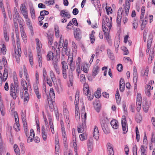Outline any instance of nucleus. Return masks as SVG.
<instances>
[{
  "label": "nucleus",
  "instance_id": "nucleus-1",
  "mask_svg": "<svg viewBox=\"0 0 155 155\" xmlns=\"http://www.w3.org/2000/svg\"><path fill=\"white\" fill-rule=\"evenodd\" d=\"M102 116L103 118H101L100 120V123L101 128L104 132L106 134L110 133V130L109 126V123L107 120V117L106 113H103Z\"/></svg>",
  "mask_w": 155,
  "mask_h": 155
},
{
  "label": "nucleus",
  "instance_id": "nucleus-2",
  "mask_svg": "<svg viewBox=\"0 0 155 155\" xmlns=\"http://www.w3.org/2000/svg\"><path fill=\"white\" fill-rule=\"evenodd\" d=\"M19 92V88L14 87V84L12 83L10 86V92L11 96L14 99H16L18 95Z\"/></svg>",
  "mask_w": 155,
  "mask_h": 155
},
{
  "label": "nucleus",
  "instance_id": "nucleus-3",
  "mask_svg": "<svg viewBox=\"0 0 155 155\" xmlns=\"http://www.w3.org/2000/svg\"><path fill=\"white\" fill-rule=\"evenodd\" d=\"M121 124L123 130V133L125 134L128 130V127L126 118L124 115L122 116L121 120Z\"/></svg>",
  "mask_w": 155,
  "mask_h": 155
},
{
  "label": "nucleus",
  "instance_id": "nucleus-4",
  "mask_svg": "<svg viewBox=\"0 0 155 155\" xmlns=\"http://www.w3.org/2000/svg\"><path fill=\"white\" fill-rule=\"evenodd\" d=\"M74 35L76 39L80 40L82 38L81 32L78 28H77L74 31Z\"/></svg>",
  "mask_w": 155,
  "mask_h": 155
},
{
  "label": "nucleus",
  "instance_id": "nucleus-5",
  "mask_svg": "<svg viewBox=\"0 0 155 155\" xmlns=\"http://www.w3.org/2000/svg\"><path fill=\"white\" fill-rule=\"evenodd\" d=\"M8 77V71L6 68H5L3 75L1 74L0 77V82L2 83V82H5Z\"/></svg>",
  "mask_w": 155,
  "mask_h": 155
},
{
  "label": "nucleus",
  "instance_id": "nucleus-6",
  "mask_svg": "<svg viewBox=\"0 0 155 155\" xmlns=\"http://www.w3.org/2000/svg\"><path fill=\"white\" fill-rule=\"evenodd\" d=\"M99 134L97 127L95 126L93 132V137L96 140H97L99 138Z\"/></svg>",
  "mask_w": 155,
  "mask_h": 155
},
{
  "label": "nucleus",
  "instance_id": "nucleus-7",
  "mask_svg": "<svg viewBox=\"0 0 155 155\" xmlns=\"http://www.w3.org/2000/svg\"><path fill=\"white\" fill-rule=\"evenodd\" d=\"M147 20L148 17L147 16H145L144 19H143V18L142 20H140V22L142 23L141 25V30H143L144 29L147 24Z\"/></svg>",
  "mask_w": 155,
  "mask_h": 155
},
{
  "label": "nucleus",
  "instance_id": "nucleus-8",
  "mask_svg": "<svg viewBox=\"0 0 155 155\" xmlns=\"http://www.w3.org/2000/svg\"><path fill=\"white\" fill-rule=\"evenodd\" d=\"M108 153L109 155H114V151L112 144L110 143H107V145Z\"/></svg>",
  "mask_w": 155,
  "mask_h": 155
},
{
  "label": "nucleus",
  "instance_id": "nucleus-9",
  "mask_svg": "<svg viewBox=\"0 0 155 155\" xmlns=\"http://www.w3.org/2000/svg\"><path fill=\"white\" fill-rule=\"evenodd\" d=\"M35 41L37 45V52H41V49L42 47L41 43L38 38L35 39Z\"/></svg>",
  "mask_w": 155,
  "mask_h": 155
},
{
  "label": "nucleus",
  "instance_id": "nucleus-10",
  "mask_svg": "<svg viewBox=\"0 0 155 155\" xmlns=\"http://www.w3.org/2000/svg\"><path fill=\"white\" fill-rule=\"evenodd\" d=\"M60 16L63 17L66 16L68 18H70L71 16L68 12H65V10H62L60 12Z\"/></svg>",
  "mask_w": 155,
  "mask_h": 155
},
{
  "label": "nucleus",
  "instance_id": "nucleus-11",
  "mask_svg": "<svg viewBox=\"0 0 155 155\" xmlns=\"http://www.w3.org/2000/svg\"><path fill=\"white\" fill-rule=\"evenodd\" d=\"M105 24L108 27L109 31L110 29L112 26V21L111 20H110L108 17L106 16L105 17Z\"/></svg>",
  "mask_w": 155,
  "mask_h": 155
},
{
  "label": "nucleus",
  "instance_id": "nucleus-12",
  "mask_svg": "<svg viewBox=\"0 0 155 155\" xmlns=\"http://www.w3.org/2000/svg\"><path fill=\"white\" fill-rule=\"evenodd\" d=\"M77 105V104H75V116L76 119L77 120H79L80 119V114L79 113V109Z\"/></svg>",
  "mask_w": 155,
  "mask_h": 155
},
{
  "label": "nucleus",
  "instance_id": "nucleus-13",
  "mask_svg": "<svg viewBox=\"0 0 155 155\" xmlns=\"http://www.w3.org/2000/svg\"><path fill=\"white\" fill-rule=\"evenodd\" d=\"M41 52H37L38 55L37 59L38 61L39 66L40 68H41L42 66V58L41 56Z\"/></svg>",
  "mask_w": 155,
  "mask_h": 155
},
{
  "label": "nucleus",
  "instance_id": "nucleus-14",
  "mask_svg": "<svg viewBox=\"0 0 155 155\" xmlns=\"http://www.w3.org/2000/svg\"><path fill=\"white\" fill-rule=\"evenodd\" d=\"M110 124L112 127L115 129H117L118 127V122L116 120H113L110 122Z\"/></svg>",
  "mask_w": 155,
  "mask_h": 155
},
{
  "label": "nucleus",
  "instance_id": "nucleus-15",
  "mask_svg": "<svg viewBox=\"0 0 155 155\" xmlns=\"http://www.w3.org/2000/svg\"><path fill=\"white\" fill-rule=\"evenodd\" d=\"M50 76L51 78V80L54 83V84H56L57 85V81L56 78L55 77L53 71H51L50 73Z\"/></svg>",
  "mask_w": 155,
  "mask_h": 155
},
{
  "label": "nucleus",
  "instance_id": "nucleus-16",
  "mask_svg": "<svg viewBox=\"0 0 155 155\" xmlns=\"http://www.w3.org/2000/svg\"><path fill=\"white\" fill-rule=\"evenodd\" d=\"M0 111L1 114L2 116H4L5 114V108L3 104V101L1 100H0Z\"/></svg>",
  "mask_w": 155,
  "mask_h": 155
},
{
  "label": "nucleus",
  "instance_id": "nucleus-17",
  "mask_svg": "<svg viewBox=\"0 0 155 155\" xmlns=\"http://www.w3.org/2000/svg\"><path fill=\"white\" fill-rule=\"evenodd\" d=\"M47 100L49 104V107L51 111H53L54 110V106L52 102V100H49V98L48 95H47Z\"/></svg>",
  "mask_w": 155,
  "mask_h": 155
},
{
  "label": "nucleus",
  "instance_id": "nucleus-18",
  "mask_svg": "<svg viewBox=\"0 0 155 155\" xmlns=\"http://www.w3.org/2000/svg\"><path fill=\"white\" fill-rule=\"evenodd\" d=\"M125 13L127 15H128L129 13V10L130 8V4L128 1L126 0L125 1Z\"/></svg>",
  "mask_w": 155,
  "mask_h": 155
},
{
  "label": "nucleus",
  "instance_id": "nucleus-19",
  "mask_svg": "<svg viewBox=\"0 0 155 155\" xmlns=\"http://www.w3.org/2000/svg\"><path fill=\"white\" fill-rule=\"evenodd\" d=\"M102 26L103 31L106 35H107V38H109V32L110 31L109 29L108 30L107 28L106 27L105 24H104L103 23H102Z\"/></svg>",
  "mask_w": 155,
  "mask_h": 155
},
{
  "label": "nucleus",
  "instance_id": "nucleus-20",
  "mask_svg": "<svg viewBox=\"0 0 155 155\" xmlns=\"http://www.w3.org/2000/svg\"><path fill=\"white\" fill-rule=\"evenodd\" d=\"M150 102H148L147 101H146L145 104H143V107L144 111L147 112L149 110L150 105Z\"/></svg>",
  "mask_w": 155,
  "mask_h": 155
},
{
  "label": "nucleus",
  "instance_id": "nucleus-21",
  "mask_svg": "<svg viewBox=\"0 0 155 155\" xmlns=\"http://www.w3.org/2000/svg\"><path fill=\"white\" fill-rule=\"evenodd\" d=\"M49 94L50 95V98H51V99L49 98V100H52L55 98V94H54V90L53 88H51L50 89Z\"/></svg>",
  "mask_w": 155,
  "mask_h": 155
},
{
  "label": "nucleus",
  "instance_id": "nucleus-22",
  "mask_svg": "<svg viewBox=\"0 0 155 155\" xmlns=\"http://www.w3.org/2000/svg\"><path fill=\"white\" fill-rule=\"evenodd\" d=\"M99 68V67L98 66L96 65L94 67L92 72V75L93 76H95L97 74Z\"/></svg>",
  "mask_w": 155,
  "mask_h": 155
},
{
  "label": "nucleus",
  "instance_id": "nucleus-23",
  "mask_svg": "<svg viewBox=\"0 0 155 155\" xmlns=\"http://www.w3.org/2000/svg\"><path fill=\"white\" fill-rule=\"evenodd\" d=\"M152 35L151 33H150L148 35V40L147 41V46L149 47L151 46L152 41Z\"/></svg>",
  "mask_w": 155,
  "mask_h": 155
},
{
  "label": "nucleus",
  "instance_id": "nucleus-24",
  "mask_svg": "<svg viewBox=\"0 0 155 155\" xmlns=\"http://www.w3.org/2000/svg\"><path fill=\"white\" fill-rule=\"evenodd\" d=\"M15 57L16 59V61L18 63H19L20 62V58L19 57L21 56V51L20 52V53L18 54V51H17V50H15Z\"/></svg>",
  "mask_w": 155,
  "mask_h": 155
},
{
  "label": "nucleus",
  "instance_id": "nucleus-25",
  "mask_svg": "<svg viewBox=\"0 0 155 155\" xmlns=\"http://www.w3.org/2000/svg\"><path fill=\"white\" fill-rule=\"evenodd\" d=\"M26 23L27 25L28 26L29 28L31 31H32L33 28L31 24V21L28 18L26 19Z\"/></svg>",
  "mask_w": 155,
  "mask_h": 155
},
{
  "label": "nucleus",
  "instance_id": "nucleus-26",
  "mask_svg": "<svg viewBox=\"0 0 155 155\" xmlns=\"http://www.w3.org/2000/svg\"><path fill=\"white\" fill-rule=\"evenodd\" d=\"M115 96L117 103L118 104H119L120 102L121 98L120 97V95L118 90H117V91Z\"/></svg>",
  "mask_w": 155,
  "mask_h": 155
},
{
  "label": "nucleus",
  "instance_id": "nucleus-27",
  "mask_svg": "<svg viewBox=\"0 0 155 155\" xmlns=\"http://www.w3.org/2000/svg\"><path fill=\"white\" fill-rule=\"evenodd\" d=\"M62 70L67 71L68 69V66L66 62L64 61H62Z\"/></svg>",
  "mask_w": 155,
  "mask_h": 155
},
{
  "label": "nucleus",
  "instance_id": "nucleus-28",
  "mask_svg": "<svg viewBox=\"0 0 155 155\" xmlns=\"http://www.w3.org/2000/svg\"><path fill=\"white\" fill-rule=\"evenodd\" d=\"M14 11L15 14H13V18L16 19L19 18V14L17 11V10L16 7H15L14 8Z\"/></svg>",
  "mask_w": 155,
  "mask_h": 155
},
{
  "label": "nucleus",
  "instance_id": "nucleus-29",
  "mask_svg": "<svg viewBox=\"0 0 155 155\" xmlns=\"http://www.w3.org/2000/svg\"><path fill=\"white\" fill-rule=\"evenodd\" d=\"M120 41L119 39L116 40L114 41V46L116 52H117L118 50V48L120 44Z\"/></svg>",
  "mask_w": 155,
  "mask_h": 155
},
{
  "label": "nucleus",
  "instance_id": "nucleus-30",
  "mask_svg": "<svg viewBox=\"0 0 155 155\" xmlns=\"http://www.w3.org/2000/svg\"><path fill=\"white\" fill-rule=\"evenodd\" d=\"M48 61H50L53 59V54L52 52L50 51L47 55Z\"/></svg>",
  "mask_w": 155,
  "mask_h": 155
},
{
  "label": "nucleus",
  "instance_id": "nucleus-31",
  "mask_svg": "<svg viewBox=\"0 0 155 155\" xmlns=\"http://www.w3.org/2000/svg\"><path fill=\"white\" fill-rule=\"evenodd\" d=\"M20 30L21 36L23 40H24V42H25V41H26V35L24 31V28L20 29Z\"/></svg>",
  "mask_w": 155,
  "mask_h": 155
},
{
  "label": "nucleus",
  "instance_id": "nucleus-32",
  "mask_svg": "<svg viewBox=\"0 0 155 155\" xmlns=\"http://www.w3.org/2000/svg\"><path fill=\"white\" fill-rule=\"evenodd\" d=\"M30 11L31 18L32 19H35V12L33 7L30 8Z\"/></svg>",
  "mask_w": 155,
  "mask_h": 155
},
{
  "label": "nucleus",
  "instance_id": "nucleus-33",
  "mask_svg": "<svg viewBox=\"0 0 155 155\" xmlns=\"http://www.w3.org/2000/svg\"><path fill=\"white\" fill-rule=\"evenodd\" d=\"M142 120V117L141 116L138 114L136 115L135 117V120L137 123H140Z\"/></svg>",
  "mask_w": 155,
  "mask_h": 155
},
{
  "label": "nucleus",
  "instance_id": "nucleus-34",
  "mask_svg": "<svg viewBox=\"0 0 155 155\" xmlns=\"http://www.w3.org/2000/svg\"><path fill=\"white\" fill-rule=\"evenodd\" d=\"M18 21L20 29H22V28H24L23 27V24L24 23L23 20L21 18H19L18 19L17 18Z\"/></svg>",
  "mask_w": 155,
  "mask_h": 155
},
{
  "label": "nucleus",
  "instance_id": "nucleus-35",
  "mask_svg": "<svg viewBox=\"0 0 155 155\" xmlns=\"http://www.w3.org/2000/svg\"><path fill=\"white\" fill-rule=\"evenodd\" d=\"M6 48L4 44L3 45L2 48H0V54H1L2 53L3 55H5L6 53Z\"/></svg>",
  "mask_w": 155,
  "mask_h": 155
},
{
  "label": "nucleus",
  "instance_id": "nucleus-36",
  "mask_svg": "<svg viewBox=\"0 0 155 155\" xmlns=\"http://www.w3.org/2000/svg\"><path fill=\"white\" fill-rule=\"evenodd\" d=\"M145 146L142 145L140 148V152L141 155H147V151L145 149Z\"/></svg>",
  "mask_w": 155,
  "mask_h": 155
},
{
  "label": "nucleus",
  "instance_id": "nucleus-37",
  "mask_svg": "<svg viewBox=\"0 0 155 155\" xmlns=\"http://www.w3.org/2000/svg\"><path fill=\"white\" fill-rule=\"evenodd\" d=\"M145 7L143 6L141 8V14L140 15V20H142L143 19L144 13H145Z\"/></svg>",
  "mask_w": 155,
  "mask_h": 155
},
{
  "label": "nucleus",
  "instance_id": "nucleus-38",
  "mask_svg": "<svg viewBox=\"0 0 155 155\" xmlns=\"http://www.w3.org/2000/svg\"><path fill=\"white\" fill-rule=\"evenodd\" d=\"M48 44L50 45H52L53 40V36L51 35H48Z\"/></svg>",
  "mask_w": 155,
  "mask_h": 155
},
{
  "label": "nucleus",
  "instance_id": "nucleus-39",
  "mask_svg": "<svg viewBox=\"0 0 155 155\" xmlns=\"http://www.w3.org/2000/svg\"><path fill=\"white\" fill-rule=\"evenodd\" d=\"M81 117H82V122L84 123H86V120L87 119V113H84L82 112L81 113Z\"/></svg>",
  "mask_w": 155,
  "mask_h": 155
},
{
  "label": "nucleus",
  "instance_id": "nucleus-40",
  "mask_svg": "<svg viewBox=\"0 0 155 155\" xmlns=\"http://www.w3.org/2000/svg\"><path fill=\"white\" fill-rule=\"evenodd\" d=\"M17 45L18 48L17 51H18V54L20 53L21 51V49L20 47V40H17Z\"/></svg>",
  "mask_w": 155,
  "mask_h": 155
},
{
  "label": "nucleus",
  "instance_id": "nucleus-41",
  "mask_svg": "<svg viewBox=\"0 0 155 155\" xmlns=\"http://www.w3.org/2000/svg\"><path fill=\"white\" fill-rule=\"evenodd\" d=\"M107 54L109 57L112 60L114 59V55L111 50L110 49L107 50Z\"/></svg>",
  "mask_w": 155,
  "mask_h": 155
},
{
  "label": "nucleus",
  "instance_id": "nucleus-42",
  "mask_svg": "<svg viewBox=\"0 0 155 155\" xmlns=\"http://www.w3.org/2000/svg\"><path fill=\"white\" fill-rule=\"evenodd\" d=\"M20 9L21 12H25L27 11V9L26 8L24 4H22L21 5Z\"/></svg>",
  "mask_w": 155,
  "mask_h": 155
},
{
  "label": "nucleus",
  "instance_id": "nucleus-43",
  "mask_svg": "<svg viewBox=\"0 0 155 155\" xmlns=\"http://www.w3.org/2000/svg\"><path fill=\"white\" fill-rule=\"evenodd\" d=\"M68 62H69V64L70 66L72 65V64L73 63V55H69L68 59Z\"/></svg>",
  "mask_w": 155,
  "mask_h": 155
},
{
  "label": "nucleus",
  "instance_id": "nucleus-44",
  "mask_svg": "<svg viewBox=\"0 0 155 155\" xmlns=\"http://www.w3.org/2000/svg\"><path fill=\"white\" fill-rule=\"evenodd\" d=\"M14 87H16V88H18V80L16 76L14 77Z\"/></svg>",
  "mask_w": 155,
  "mask_h": 155
},
{
  "label": "nucleus",
  "instance_id": "nucleus-45",
  "mask_svg": "<svg viewBox=\"0 0 155 155\" xmlns=\"http://www.w3.org/2000/svg\"><path fill=\"white\" fill-rule=\"evenodd\" d=\"M79 137L81 140L82 141H83L86 139L87 136L85 133H84L80 134Z\"/></svg>",
  "mask_w": 155,
  "mask_h": 155
},
{
  "label": "nucleus",
  "instance_id": "nucleus-46",
  "mask_svg": "<svg viewBox=\"0 0 155 155\" xmlns=\"http://www.w3.org/2000/svg\"><path fill=\"white\" fill-rule=\"evenodd\" d=\"M54 29L56 36L58 37L59 36V31L58 27V25H55L54 26Z\"/></svg>",
  "mask_w": 155,
  "mask_h": 155
},
{
  "label": "nucleus",
  "instance_id": "nucleus-47",
  "mask_svg": "<svg viewBox=\"0 0 155 155\" xmlns=\"http://www.w3.org/2000/svg\"><path fill=\"white\" fill-rule=\"evenodd\" d=\"M133 75H134V79H137V71L136 68L135 66H134V67Z\"/></svg>",
  "mask_w": 155,
  "mask_h": 155
},
{
  "label": "nucleus",
  "instance_id": "nucleus-48",
  "mask_svg": "<svg viewBox=\"0 0 155 155\" xmlns=\"http://www.w3.org/2000/svg\"><path fill=\"white\" fill-rule=\"evenodd\" d=\"M54 3V0H46L45 3L47 5H51Z\"/></svg>",
  "mask_w": 155,
  "mask_h": 155
},
{
  "label": "nucleus",
  "instance_id": "nucleus-49",
  "mask_svg": "<svg viewBox=\"0 0 155 155\" xmlns=\"http://www.w3.org/2000/svg\"><path fill=\"white\" fill-rule=\"evenodd\" d=\"M86 78L85 75L81 74L80 76V81L82 83H84L85 81Z\"/></svg>",
  "mask_w": 155,
  "mask_h": 155
},
{
  "label": "nucleus",
  "instance_id": "nucleus-50",
  "mask_svg": "<svg viewBox=\"0 0 155 155\" xmlns=\"http://www.w3.org/2000/svg\"><path fill=\"white\" fill-rule=\"evenodd\" d=\"M49 13V12L48 11L43 10L40 12V15L41 16H43L44 15H48Z\"/></svg>",
  "mask_w": 155,
  "mask_h": 155
},
{
  "label": "nucleus",
  "instance_id": "nucleus-51",
  "mask_svg": "<svg viewBox=\"0 0 155 155\" xmlns=\"http://www.w3.org/2000/svg\"><path fill=\"white\" fill-rule=\"evenodd\" d=\"M133 155H137V146L136 144L134 145L133 147Z\"/></svg>",
  "mask_w": 155,
  "mask_h": 155
},
{
  "label": "nucleus",
  "instance_id": "nucleus-52",
  "mask_svg": "<svg viewBox=\"0 0 155 155\" xmlns=\"http://www.w3.org/2000/svg\"><path fill=\"white\" fill-rule=\"evenodd\" d=\"M41 134L43 140L45 141L47 140V134L46 132H41Z\"/></svg>",
  "mask_w": 155,
  "mask_h": 155
},
{
  "label": "nucleus",
  "instance_id": "nucleus-53",
  "mask_svg": "<svg viewBox=\"0 0 155 155\" xmlns=\"http://www.w3.org/2000/svg\"><path fill=\"white\" fill-rule=\"evenodd\" d=\"M0 7L3 13L5 12V8L3 3V0H0Z\"/></svg>",
  "mask_w": 155,
  "mask_h": 155
},
{
  "label": "nucleus",
  "instance_id": "nucleus-54",
  "mask_svg": "<svg viewBox=\"0 0 155 155\" xmlns=\"http://www.w3.org/2000/svg\"><path fill=\"white\" fill-rule=\"evenodd\" d=\"M122 17V16L120 15H117V24L119 25L120 24Z\"/></svg>",
  "mask_w": 155,
  "mask_h": 155
},
{
  "label": "nucleus",
  "instance_id": "nucleus-55",
  "mask_svg": "<svg viewBox=\"0 0 155 155\" xmlns=\"http://www.w3.org/2000/svg\"><path fill=\"white\" fill-rule=\"evenodd\" d=\"M58 59H55L53 61V62L52 63V65L54 67V68H56L58 67Z\"/></svg>",
  "mask_w": 155,
  "mask_h": 155
},
{
  "label": "nucleus",
  "instance_id": "nucleus-56",
  "mask_svg": "<svg viewBox=\"0 0 155 155\" xmlns=\"http://www.w3.org/2000/svg\"><path fill=\"white\" fill-rule=\"evenodd\" d=\"M123 68L122 65L121 64H117V69L118 71L121 72Z\"/></svg>",
  "mask_w": 155,
  "mask_h": 155
},
{
  "label": "nucleus",
  "instance_id": "nucleus-57",
  "mask_svg": "<svg viewBox=\"0 0 155 155\" xmlns=\"http://www.w3.org/2000/svg\"><path fill=\"white\" fill-rule=\"evenodd\" d=\"M81 61V58L80 57H78L77 60L76 61V66L77 67V68L80 67V64Z\"/></svg>",
  "mask_w": 155,
  "mask_h": 155
},
{
  "label": "nucleus",
  "instance_id": "nucleus-58",
  "mask_svg": "<svg viewBox=\"0 0 155 155\" xmlns=\"http://www.w3.org/2000/svg\"><path fill=\"white\" fill-rule=\"evenodd\" d=\"M138 25L137 21L136 20H134L133 23V26L134 28L135 29H136Z\"/></svg>",
  "mask_w": 155,
  "mask_h": 155
},
{
  "label": "nucleus",
  "instance_id": "nucleus-59",
  "mask_svg": "<svg viewBox=\"0 0 155 155\" xmlns=\"http://www.w3.org/2000/svg\"><path fill=\"white\" fill-rule=\"evenodd\" d=\"M21 117L22 120L24 121L25 120V113L23 112V111L22 110L21 111Z\"/></svg>",
  "mask_w": 155,
  "mask_h": 155
},
{
  "label": "nucleus",
  "instance_id": "nucleus-60",
  "mask_svg": "<svg viewBox=\"0 0 155 155\" xmlns=\"http://www.w3.org/2000/svg\"><path fill=\"white\" fill-rule=\"evenodd\" d=\"M23 69H24V75L26 76V80H27V78H28L27 75H28V73L27 71V70L26 69L25 66V65H23Z\"/></svg>",
  "mask_w": 155,
  "mask_h": 155
},
{
  "label": "nucleus",
  "instance_id": "nucleus-61",
  "mask_svg": "<svg viewBox=\"0 0 155 155\" xmlns=\"http://www.w3.org/2000/svg\"><path fill=\"white\" fill-rule=\"evenodd\" d=\"M94 107L97 112H99L100 111L101 106H100V105H98V104H97L96 105V106Z\"/></svg>",
  "mask_w": 155,
  "mask_h": 155
},
{
  "label": "nucleus",
  "instance_id": "nucleus-62",
  "mask_svg": "<svg viewBox=\"0 0 155 155\" xmlns=\"http://www.w3.org/2000/svg\"><path fill=\"white\" fill-rule=\"evenodd\" d=\"M148 32V30H145L143 32V40L145 42L146 41L147 39V34Z\"/></svg>",
  "mask_w": 155,
  "mask_h": 155
},
{
  "label": "nucleus",
  "instance_id": "nucleus-63",
  "mask_svg": "<svg viewBox=\"0 0 155 155\" xmlns=\"http://www.w3.org/2000/svg\"><path fill=\"white\" fill-rule=\"evenodd\" d=\"M83 93L84 94L87 95L90 93L89 89H83Z\"/></svg>",
  "mask_w": 155,
  "mask_h": 155
},
{
  "label": "nucleus",
  "instance_id": "nucleus-64",
  "mask_svg": "<svg viewBox=\"0 0 155 155\" xmlns=\"http://www.w3.org/2000/svg\"><path fill=\"white\" fill-rule=\"evenodd\" d=\"M73 145L74 149V151L76 155H78L77 154V147L76 143L74 142V143H73Z\"/></svg>",
  "mask_w": 155,
  "mask_h": 155
}]
</instances>
